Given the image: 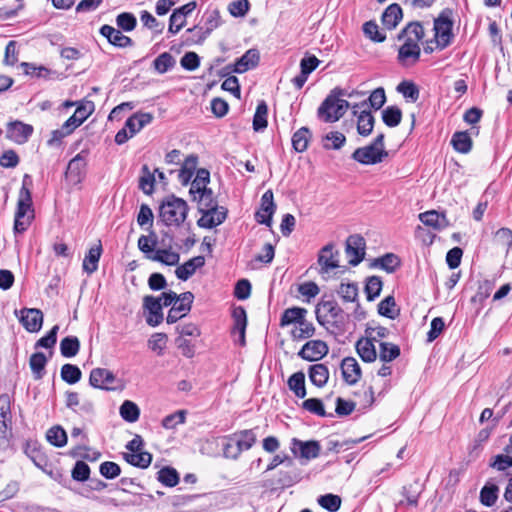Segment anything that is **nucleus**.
<instances>
[{"mask_svg": "<svg viewBox=\"0 0 512 512\" xmlns=\"http://www.w3.org/2000/svg\"><path fill=\"white\" fill-rule=\"evenodd\" d=\"M167 335L165 333H154L148 340V347L158 356L164 354L167 345Z\"/></svg>", "mask_w": 512, "mask_h": 512, "instance_id": "56", "label": "nucleus"}, {"mask_svg": "<svg viewBox=\"0 0 512 512\" xmlns=\"http://www.w3.org/2000/svg\"><path fill=\"white\" fill-rule=\"evenodd\" d=\"M423 37L424 28L420 22L409 23L399 35V39H411V41L415 43H418Z\"/></svg>", "mask_w": 512, "mask_h": 512, "instance_id": "42", "label": "nucleus"}, {"mask_svg": "<svg viewBox=\"0 0 512 512\" xmlns=\"http://www.w3.org/2000/svg\"><path fill=\"white\" fill-rule=\"evenodd\" d=\"M315 327L313 323L309 322L304 318L298 326L291 331V337L293 340L299 341L311 338L315 334Z\"/></svg>", "mask_w": 512, "mask_h": 512, "instance_id": "44", "label": "nucleus"}, {"mask_svg": "<svg viewBox=\"0 0 512 512\" xmlns=\"http://www.w3.org/2000/svg\"><path fill=\"white\" fill-rule=\"evenodd\" d=\"M360 93L357 92V91H352V92H348L347 90L345 89H342V88H339V87H336L334 88L330 94L325 98V100L322 102V109L324 110V108L328 107V105H334L337 106L336 107V113L337 115H334L333 117H328L327 120H339L340 118H342L344 116V114L346 113V111L349 109L350 107V103L345 100V99H342V97H349L351 98L352 96L354 95H359Z\"/></svg>", "mask_w": 512, "mask_h": 512, "instance_id": "6", "label": "nucleus"}, {"mask_svg": "<svg viewBox=\"0 0 512 512\" xmlns=\"http://www.w3.org/2000/svg\"><path fill=\"white\" fill-rule=\"evenodd\" d=\"M379 359L383 362H391L400 356V347L390 342L379 343Z\"/></svg>", "mask_w": 512, "mask_h": 512, "instance_id": "47", "label": "nucleus"}, {"mask_svg": "<svg viewBox=\"0 0 512 512\" xmlns=\"http://www.w3.org/2000/svg\"><path fill=\"white\" fill-rule=\"evenodd\" d=\"M126 387V382L113 371L104 368H98V389L106 391H122Z\"/></svg>", "mask_w": 512, "mask_h": 512, "instance_id": "11", "label": "nucleus"}, {"mask_svg": "<svg viewBox=\"0 0 512 512\" xmlns=\"http://www.w3.org/2000/svg\"><path fill=\"white\" fill-rule=\"evenodd\" d=\"M356 351L362 361L372 363L377 358L375 342L371 337L365 336L360 338L355 345Z\"/></svg>", "mask_w": 512, "mask_h": 512, "instance_id": "22", "label": "nucleus"}, {"mask_svg": "<svg viewBox=\"0 0 512 512\" xmlns=\"http://www.w3.org/2000/svg\"><path fill=\"white\" fill-rule=\"evenodd\" d=\"M312 133L308 127H301L292 136V147L296 152L302 153L307 150Z\"/></svg>", "mask_w": 512, "mask_h": 512, "instance_id": "33", "label": "nucleus"}, {"mask_svg": "<svg viewBox=\"0 0 512 512\" xmlns=\"http://www.w3.org/2000/svg\"><path fill=\"white\" fill-rule=\"evenodd\" d=\"M194 296L191 292H184L179 295L178 300H176L171 306L168 315H167V323L172 324L177 322L179 319L184 317L191 309V305L193 302Z\"/></svg>", "mask_w": 512, "mask_h": 512, "instance_id": "10", "label": "nucleus"}, {"mask_svg": "<svg viewBox=\"0 0 512 512\" xmlns=\"http://www.w3.org/2000/svg\"><path fill=\"white\" fill-rule=\"evenodd\" d=\"M100 33L111 45L115 47L126 48L134 45V41L130 37L124 35L121 30L110 25H103L100 28Z\"/></svg>", "mask_w": 512, "mask_h": 512, "instance_id": "19", "label": "nucleus"}, {"mask_svg": "<svg viewBox=\"0 0 512 512\" xmlns=\"http://www.w3.org/2000/svg\"><path fill=\"white\" fill-rule=\"evenodd\" d=\"M375 119L370 111L366 109L360 111L357 115V131L361 136H369L374 127Z\"/></svg>", "mask_w": 512, "mask_h": 512, "instance_id": "35", "label": "nucleus"}, {"mask_svg": "<svg viewBox=\"0 0 512 512\" xmlns=\"http://www.w3.org/2000/svg\"><path fill=\"white\" fill-rule=\"evenodd\" d=\"M348 315L334 300L322 301L316 309L317 322L332 334H342L346 331Z\"/></svg>", "mask_w": 512, "mask_h": 512, "instance_id": "1", "label": "nucleus"}, {"mask_svg": "<svg viewBox=\"0 0 512 512\" xmlns=\"http://www.w3.org/2000/svg\"><path fill=\"white\" fill-rule=\"evenodd\" d=\"M260 60L258 50L249 49L235 63L234 71L242 74L250 69L255 68Z\"/></svg>", "mask_w": 512, "mask_h": 512, "instance_id": "26", "label": "nucleus"}, {"mask_svg": "<svg viewBox=\"0 0 512 512\" xmlns=\"http://www.w3.org/2000/svg\"><path fill=\"white\" fill-rule=\"evenodd\" d=\"M205 264V258L203 256H196L188 261H186L184 264L178 266L175 270V274L178 279L182 281L188 280L198 268L203 267Z\"/></svg>", "mask_w": 512, "mask_h": 512, "instance_id": "24", "label": "nucleus"}, {"mask_svg": "<svg viewBox=\"0 0 512 512\" xmlns=\"http://www.w3.org/2000/svg\"><path fill=\"white\" fill-rule=\"evenodd\" d=\"M451 145L462 154H467L472 149V139L467 131H458L452 135Z\"/></svg>", "mask_w": 512, "mask_h": 512, "instance_id": "32", "label": "nucleus"}, {"mask_svg": "<svg viewBox=\"0 0 512 512\" xmlns=\"http://www.w3.org/2000/svg\"><path fill=\"white\" fill-rule=\"evenodd\" d=\"M232 318V335L234 337V341L240 346H244L246 343L245 333L247 327V314L245 309L241 306L235 307L232 311Z\"/></svg>", "mask_w": 512, "mask_h": 512, "instance_id": "13", "label": "nucleus"}, {"mask_svg": "<svg viewBox=\"0 0 512 512\" xmlns=\"http://www.w3.org/2000/svg\"><path fill=\"white\" fill-rule=\"evenodd\" d=\"M268 114V106L265 101H260L256 107V111L253 117V129L256 132L263 131L266 129Z\"/></svg>", "mask_w": 512, "mask_h": 512, "instance_id": "40", "label": "nucleus"}, {"mask_svg": "<svg viewBox=\"0 0 512 512\" xmlns=\"http://www.w3.org/2000/svg\"><path fill=\"white\" fill-rule=\"evenodd\" d=\"M255 430L256 428L240 430L222 437L223 456L237 460L242 452L250 450L257 441Z\"/></svg>", "mask_w": 512, "mask_h": 512, "instance_id": "2", "label": "nucleus"}, {"mask_svg": "<svg viewBox=\"0 0 512 512\" xmlns=\"http://www.w3.org/2000/svg\"><path fill=\"white\" fill-rule=\"evenodd\" d=\"M339 252L334 251L332 244L324 246L318 255V263L321 266V272L327 273L332 269L339 267L338 261Z\"/></svg>", "mask_w": 512, "mask_h": 512, "instance_id": "20", "label": "nucleus"}, {"mask_svg": "<svg viewBox=\"0 0 512 512\" xmlns=\"http://www.w3.org/2000/svg\"><path fill=\"white\" fill-rule=\"evenodd\" d=\"M397 91L403 95L404 98L412 102H416L419 98V88L411 81H402L397 86Z\"/></svg>", "mask_w": 512, "mask_h": 512, "instance_id": "55", "label": "nucleus"}, {"mask_svg": "<svg viewBox=\"0 0 512 512\" xmlns=\"http://www.w3.org/2000/svg\"><path fill=\"white\" fill-rule=\"evenodd\" d=\"M33 219L34 208L32 198H29L28 193L24 191L23 195H18L14 231L16 233H23L28 229Z\"/></svg>", "mask_w": 512, "mask_h": 512, "instance_id": "5", "label": "nucleus"}, {"mask_svg": "<svg viewBox=\"0 0 512 512\" xmlns=\"http://www.w3.org/2000/svg\"><path fill=\"white\" fill-rule=\"evenodd\" d=\"M365 239L359 235L354 234L347 238L345 253L349 258V264L352 266H357L365 256Z\"/></svg>", "mask_w": 512, "mask_h": 512, "instance_id": "7", "label": "nucleus"}, {"mask_svg": "<svg viewBox=\"0 0 512 512\" xmlns=\"http://www.w3.org/2000/svg\"><path fill=\"white\" fill-rule=\"evenodd\" d=\"M210 181V173L205 168H200L196 172V177L191 183L189 193L193 196V200L197 199L196 193L208 190L207 184Z\"/></svg>", "mask_w": 512, "mask_h": 512, "instance_id": "34", "label": "nucleus"}, {"mask_svg": "<svg viewBox=\"0 0 512 512\" xmlns=\"http://www.w3.org/2000/svg\"><path fill=\"white\" fill-rule=\"evenodd\" d=\"M308 311L302 307H291L284 310L280 319V326L285 327L291 324L298 325L304 318H306Z\"/></svg>", "mask_w": 512, "mask_h": 512, "instance_id": "27", "label": "nucleus"}, {"mask_svg": "<svg viewBox=\"0 0 512 512\" xmlns=\"http://www.w3.org/2000/svg\"><path fill=\"white\" fill-rule=\"evenodd\" d=\"M378 313L381 316L387 317L392 320L398 317L399 309L396 308V302L393 296L389 295L385 297L378 304Z\"/></svg>", "mask_w": 512, "mask_h": 512, "instance_id": "46", "label": "nucleus"}, {"mask_svg": "<svg viewBox=\"0 0 512 512\" xmlns=\"http://www.w3.org/2000/svg\"><path fill=\"white\" fill-rule=\"evenodd\" d=\"M47 441L55 447H63L67 443V434L61 426H53L46 433Z\"/></svg>", "mask_w": 512, "mask_h": 512, "instance_id": "48", "label": "nucleus"}, {"mask_svg": "<svg viewBox=\"0 0 512 512\" xmlns=\"http://www.w3.org/2000/svg\"><path fill=\"white\" fill-rule=\"evenodd\" d=\"M155 70L164 74L175 65V59L168 52L161 53L153 62Z\"/></svg>", "mask_w": 512, "mask_h": 512, "instance_id": "59", "label": "nucleus"}, {"mask_svg": "<svg viewBox=\"0 0 512 512\" xmlns=\"http://www.w3.org/2000/svg\"><path fill=\"white\" fill-rule=\"evenodd\" d=\"M290 449L295 457L306 460L317 458L320 454L319 442L314 440L301 441L297 438H293Z\"/></svg>", "mask_w": 512, "mask_h": 512, "instance_id": "12", "label": "nucleus"}, {"mask_svg": "<svg viewBox=\"0 0 512 512\" xmlns=\"http://www.w3.org/2000/svg\"><path fill=\"white\" fill-rule=\"evenodd\" d=\"M20 322L29 332H38L43 324V313L36 308H24L20 311Z\"/></svg>", "mask_w": 512, "mask_h": 512, "instance_id": "18", "label": "nucleus"}, {"mask_svg": "<svg viewBox=\"0 0 512 512\" xmlns=\"http://www.w3.org/2000/svg\"><path fill=\"white\" fill-rule=\"evenodd\" d=\"M337 293L344 302H355L358 298V286L355 283H341Z\"/></svg>", "mask_w": 512, "mask_h": 512, "instance_id": "58", "label": "nucleus"}, {"mask_svg": "<svg viewBox=\"0 0 512 512\" xmlns=\"http://www.w3.org/2000/svg\"><path fill=\"white\" fill-rule=\"evenodd\" d=\"M153 120V115L148 112H137L130 116L125 126L129 130V136H134Z\"/></svg>", "mask_w": 512, "mask_h": 512, "instance_id": "23", "label": "nucleus"}, {"mask_svg": "<svg viewBox=\"0 0 512 512\" xmlns=\"http://www.w3.org/2000/svg\"><path fill=\"white\" fill-rule=\"evenodd\" d=\"M401 7L393 3L389 5L382 14V23L387 29H394L402 19Z\"/></svg>", "mask_w": 512, "mask_h": 512, "instance_id": "31", "label": "nucleus"}, {"mask_svg": "<svg viewBox=\"0 0 512 512\" xmlns=\"http://www.w3.org/2000/svg\"><path fill=\"white\" fill-rule=\"evenodd\" d=\"M388 152L386 150H379L377 147L369 144L364 147L357 148L352 158L364 165H374L383 161L387 157Z\"/></svg>", "mask_w": 512, "mask_h": 512, "instance_id": "8", "label": "nucleus"}, {"mask_svg": "<svg viewBox=\"0 0 512 512\" xmlns=\"http://www.w3.org/2000/svg\"><path fill=\"white\" fill-rule=\"evenodd\" d=\"M188 204L175 195L166 196L159 206L160 220L166 226H180L188 214Z\"/></svg>", "mask_w": 512, "mask_h": 512, "instance_id": "3", "label": "nucleus"}, {"mask_svg": "<svg viewBox=\"0 0 512 512\" xmlns=\"http://www.w3.org/2000/svg\"><path fill=\"white\" fill-rule=\"evenodd\" d=\"M402 119V111L397 106H388L382 111V120L388 127H396Z\"/></svg>", "mask_w": 512, "mask_h": 512, "instance_id": "51", "label": "nucleus"}, {"mask_svg": "<svg viewBox=\"0 0 512 512\" xmlns=\"http://www.w3.org/2000/svg\"><path fill=\"white\" fill-rule=\"evenodd\" d=\"M375 264L380 266V268L386 272L392 273L396 270L397 267H399L400 260L395 254L387 253L384 256L376 259Z\"/></svg>", "mask_w": 512, "mask_h": 512, "instance_id": "60", "label": "nucleus"}, {"mask_svg": "<svg viewBox=\"0 0 512 512\" xmlns=\"http://www.w3.org/2000/svg\"><path fill=\"white\" fill-rule=\"evenodd\" d=\"M420 54L419 44L406 39L398 50V61L404 66H411L419 61Z\"/></svg>", "mask_w": 512, "mask_h": 512, "instance_id": "16", "label": "nucleus"}, {"mask_svg": "<svg viewBox=\"0 0 512 512\" xmlns=\"http://www.w3.org/2000/svg\"><path fill=\"white\" fill-rule=\"evenodd\" d=\"M453 11L446 8L441 11L439 16L434 20L435 41L439 49L448 47L453 39Z\"/></svg>", "mask_w": 512, "mask_h": 512, "instance_id": "4", "label": "nucleus"}, {"mask_svg": "<svg viewBox=\"0 0 512 512\" xmlns=\"http://www.w3.org/2000/svg\"><path fill=\"white\" fill-rule=\"evenodd\" d=\"M261 209L266 213V219L261 220L265 225L271 226L272 224V216L275 212L276 206L274 203L273 192L271 190H267L261 197Z\"/></svg>", "mask_w": 512, "mask_h": 512, "instance_id": "41", "label": "nucleus"}, {"mask_svg": "<svg viewBox=\"0 0 512 512\" xmlns=\"http://www.w3.org/2000/svg\"><path fill=\"white\" fill-rule=\"evenodd\" d=\"M147 258L168 266H174L179 263L180 255L171 250L158 249L152 255H148Z\"/></svg>", "mask_w": 512, "mask_h": 512, "instance_id": "36", "label": "nucleus"}, {"mask_svg": "<svg viewBox=\"0 0 512 512\" xmlns=\"http://www.w3.org/2000/svg\"><path fill=\"white\" fill-rule=\"evenodd\" d=\"M221 16L218 10L214 9L207 13L205 19V30L200 28L202 31L201 39H205L214 29H216L220 25Z\"/></svg>", "mask_w": 512, "mask_h": 512, "instance_id": "54", "label": "nucleus"}, {"mask_svg": "<svg viewBox=\"0 0 512 512\" xmlns=\"http://www.w3.org/2000/svg\"><path fill=\"white\" fill-rule=\"evenodd\" d=\"M116 24L121 30L130 32L135 29L137 19L132 13L123 12L116 17Z\"/></svg>", "mask_w": 512, "mask_h": 512, "instance_id": "64", "label": "nucleus"}, {"mask_svg": "<svg viewBox=\"0 0 512 512\" xmlns=\"http://www.w3.org/2000/svg\"><path fill=\"white\" fill-rule=\"evenodd\" d=\"M317 501L322 508L329 512H336L341 506V498L331 493L320 496Z\"/></svg>", "mask_w": 512, "mask_h": 512, "instance_id": "62", "label": "nucleus"}, {"mask_svg": "<svg viewBox=\"0 0 512 512\" xmlns=\"http://www.w3.org/2000/svg\"><path fill=\"white\" fill-rule=\"evenodd\" d=\"M48 363V358L42 352H35L30 356L29 366L35 380H40L45 375V367Z\"/></svg>", "mask_w": 512, "mask_h": 512, "instance_id": "30", "label": "nucleus"}, {"mask_svg": "<svg viewBox=\"0 0 512 512\" xmlns=\"http://www.w3.org/2000/svg\"><path fill=\"white\" fill-rule=\"evenodd\" d=\"M382 290V280L378 276H371L367 279L365 285V292L368 301H373L380 295Z\"/></svg>", "mask_w": 512, "mask_h": 512, "instance_id": "61", "label": "nucleus"}, {"mask_svg": "<svg viewBox=\"0 0 512 512\" xmlns=\"http://www.w3.org/2000/svg\"><path fill=\"white\" fill-rule=\"evenodd\" d=\"M287 384L296 397L303 399L306 396L305 374L302 371L292 374Z\"/></svg>", "mask_w": 512, "mask_h": 512, "instance_id": "37", "label": "nucleus"}, {"mask_svg": "<svg viewBox=\"0 0 512 512\" xmlns=\"http://www.w3.org/2000/svg\"><path fill=\"white\" fill-rule=\"evenodd\" d=\"M119 413L121 417L129 423L136 422L140 417V409L136 403L130 400H125L120 408Z\"/></svg>", "mask_w": 512, "mask_h": 512, "instance_id": "43", "label": "nucleus"}, {"mask_svg": "<svg viewBox=\"0 0 512 512\" xmlns=\"http://www.w3.org/2000/svg\"><path fill=\"white\" fill-rule=\"evenodd\" d=\"M124 459L131 465L138 468H147L152 461V455L147 451H140L137 453H126Z\"/></svg>", "mask_w": 512, "mask_h": 512, "instance_id": "45", "label": "nucleus"}, {"mask_svg": "<svg viewBox=\"0 0 512 512\" xmlns=\"http://www.w3.org/2000/svg\"><path fill=\"white\" fill-rule=\"evenodd\" d=\"M329 352V347L326 342L322 340H310L306 342L300 351L298 356L306 361H318L325 357Z\"/></svg>", "mask_w": 512, "mask_h": 512, "instance_id": "9", "label": "nucleus"}, {"mask_svg": "<svg viewBox=\"0 0 512 512\" xmlns=\"http://www.w3.org/2000/svg\"><path fill=\"white\" fill-rule=\"evenodd\" d=\"M24 452L36 467L45 471L48 461L38 442L31 440L27 441L24 447Z\"/></svg>", "mask_w": 512, "mask_h": 512, "instance_id": "25", "label": "nucleus"}, {"mask_svg": "<svg viewBox=\"0 0 512 512\" xmlns=\"http://www.w3.org/2000/svg\"><path fill=\"white\" fill-rule=\"evenodd\" d=\"M227 209L225 207H214L204 210L202 216L198 219L199 227L211 229L222 224L227 217Z\"/></svg>", "mask_w": 512, "mask_h": 512, "instance_id": "15", "label": "nucleus"}, {"mask_svg": "<svg viewBox=\"0 0 512 512\" xmlns=\"http://www.w3.org/2000/svg\"><path fill=\"white\" fill-rule=\"evenodd\" d=\"M498 487L495 484L487 483L480 491V501L483 505L491 507L496 503Z\"/></svg>", "mask_w": 512, "mask_h": 512, "instance_id": "52", "label": "nucleus"}, {"mask_svg": "<svg viewBox=\"0 0 512 512\" xmlns=\"http://www.w3.org/2000/svg\"><path fill=\"white\" fill-rule=\"evenodd\" d=\"M196 196L197 199L195 201L198 202L199 212L209 210L210 208L219 207L216 200L214 199L213 191L211 189L198 192L196 193Z\"/></svg>", "mask_w": 512, "mask_h": 512, "instance_id": "53", "label": "nucleus"}, {"mask_svg": "<svg viewBox=\"0 0 512 512\" xmlns=\"http://www.w3.org/2000/svg\"><path fill=\"white\" fill-rule=\"evenodd\" d=\"M494 241L505 249L506 254L512 246V231L509 228H500L496 231Z\"/></svg>", "mask_w": 512, "mask_h": 512, "instance_id": "63", "label": "nucleus"}, {"mask_svg": "<svg viewBox=\"0 0 512 512\" xmlns=\"http://www.w3.org/2000/svg\"><path fill=\"white\" fill-rule=\"evenodd\" d=\"M342 376L349 385L356 384L361 377V368L353 357H346L341 364Z\"/></svg>", "mask_w": 512, "mask_h": 512, "instance_id": "21", "label": "nucleus"}, {"mask_svg": "<svg viewBox=\"0 0 512 512\" xmlns=\"http://www.w3.org/2000/svg\"><path fill=\"white\" fill-rule=\"evenodd\" d=\"M32 133L33 127L31 125L25 124L18 120L9 122L7 125V138L18 144L27 142Z\"/></svg>", "mask_w": 512, "mask_h": 512, "instance_id": "17", "label": "nucleus"}, {"mask_svg": "<svg viewBox=\"0 0 512 512\" xmlns=\"http://www.w3.org/2000/svg\"><path fill=\"white\" fill-rule=\"evenodd\" d=\"M311 383L319 388L326 385L329 379V370L326 365L319 363L311 365L308 369Z\"/></svg>", "mask_w": 512, "mask_h": 512, "instance_id": "28", "label": "nucleus"}, {"mask_svg": "<svg viewBox=\"0 0 512 512\" xmlns=\"http://www.w3.org/2000/svg\"><path fill=\"white\" fill-rule=\"evenodd\" d=\"M80 350V341L76 336H66L60 342V353L65 358H73Z\"/></svg>", "mask_w": 512, "mask_h": 512, "instance_id": "38", "label": "nucleus"}, {"mask_svg": "<svg viewBox=\"0 0 512 512\" xmlns=\"http://www.w3.org/2000/svg\"><path fill=\"white\" fill-rule=\"evenodd\" d=\"M302 407H303V409L307 410L308 412L315 414L317 416H320V417H326V416L333 417L332 413H329V414L326 413L322 401L318 398L306 399L302 403Z\"/></svg>", "mask_w": 512, "mask_h": 512, "instance_id": "57", "label": "nucleus"}, {"mask_svg": "<svg viewBox=\"0 0 512 512\" xmlns=\"http://www.w3.org/2000/svg\"><path fill=\"white\" fill-rule=\"evenodd\" d=\"M61 379L68 384H75L80 381L82 372L78 366L66 363L61 367Z\"/></svg>", "mask_w": 512, "mask_h": 512, "instance_id": "50", "label": "nucleus"}, {"mask_svg": "<svg viewBox=\"0 0 512 512\" xmlns=\"http://www.w3.org/2000/svg\"><path fill=\"white\" fill-rule=\"evenodd\" d=\"M143 308L148 312L146 316L148 325L155 327L163 321L161 299L147 295L143 298Z\"/></svg>", "mask_w": 512, "mask_h": 512, "instance_id": "14", "label": "nucleus"}, {"mask_svg": "<svg viewBox=\"0 0 512 512\" xmlns=\"http://www.w3.org/2000/svg\"><path fill=\"white\" fill-rule=\"evenodd\" d=\"M420 221L429 227L434 229H441L446 222V217L444 214H440L435 210L426 211L419 214Z\"/></svg>", "mask_w": 512, "mask_h": 512, "instance_id": "39", "label": "nucleus"}, {"mask_svg": "<svg viewBox=\"0 0 512 512\" xmlns=\"http://www.w3.org/2000/svg\"><path fill=\"white\" fill-rule=\"evenodd\" d=\"M86 166V157L83 153L77 154L70 162L68 163L66 170V177L74 182L80 181V176L84 171Z\"/></svg>", "mask_w": 512, "mask_h": 512, "instance_id": "29", "label": "nucleus"}, {"mask_svg": "<svg viewBox=\"0 0 512 512\" xmlns=\"http://www.w3.org/2000/svg\"><path fill=\"white\" fill-rule=\"evenodd\" d=\"M157 480L164 486L174 487L179 483V474L172 467H164L157 472Z\"/></svg>", "mask_w": 512, "mask_h": 512, "instance_id": "49", "label": "nucleus"}]
</instances>
